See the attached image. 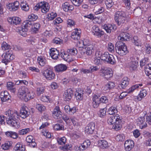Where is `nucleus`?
<instances>
[{
  "label": "nucleus",
  "instance_id": "obj_26",
  "mask_svg": "<svg viewBox=\"0 0 151 151\" xmlns=\"http://www.w3.org/2000/svg\"><path fill=\"white\" fill-rule=\"evenodd\" d=\"M115 86L114 82L109 81L103 87V90L106 91L113 89Z\"/></svg>",
  "mask_w": 151,
  "mask_h": 151
},
{
  "label": "nucleus",
  "instance_id": "obj_48",
  "mask_svg": "<svg viewBox=\"0 0 151 151\" xmlns=\"http://www.w3.org/2000/svg\"><path fill=\"white\" fill-rule=\"evenodd\" d=\"M95 13L96 14H98L103 12L104 11V8L99 6H97L95 8Z\"/></svg>",
  "mask_w": 151,
  "mask_h": 151
},
{
  "label": "nucleus",
  "instance_id": "obj_7",
  "mask_svg": "<svg viewBox=\"0 0 151 151\" xmlns=\"http://www.w3.org/2000/svg\"><path fill=\"white\" fill-rule=\"evenodd\" d=\"M84 48L85 50H82L80 52L81 57H86L87 56H91L94 53L95 47L93 45H90L88 47H86Z\"/></svg>",
  "mask_w": 151,
  "mask_h": 151
},
{
  "label": "nucleus",
  "instance_id": "obj_12",
  "mask_svg": "<svg viewBox=\"0 0 151 151\" xmlns=\"http://www.w3.org/2000/svg\"><path fill=\"white\" fill-rule=\"evenodd\" d=\"M101 73L102 76L108 80L112 77L113 71L111 68H108L106 69L102 70Z\"/></svg>",
  "mask_w": 151,
  "mask_h": 151
},
{
  "label": "nucleus",
  "instance_id": "obj_41",
  "mask_svg": "<svg viewBox=\"0 0 151 151\" xmlns=\"http://www.w3.org/2000/svg\"><path fill=\"white\" fill-rule=\"evenodd\" d=\"M28 30L23 26L22 25V27L19 29V32L20 35L25 37L27 35V32Z\"/></svg>",
  "mask_w": 151,
  "mask_h": 151
},
{
  "label": "nucleus",
  "instance_id": "obj_27",
  "mask_svg": "<svg viewBox=\"0 0 151 151\" xmlns=\"http://www.w3.org/2000/svg\"><path fill=\"white\" fill-rule=\"evenodd\" d=\"M26 141L29 143V145L31 147H34L36 145V143L35 142V139L31 135H29L27 137Z\"/></svg>",
  "mask_w": 151,
  "mask_h": 151
},
{
  "label": "nucleus",
  "instance_id": "obj_5",
  "mask_svg": "<svg viewBox=\"0 0 151 151\" xmlns=\"http://www.w3.org/2000/svg\"><path fill=\"white\" fill-rule=\"evenodd\" d=\"M128 17L129 16L127 15L125 12L122 11L116 12L114 14V19L119 25L124 24Z\"/></svg>",
  "mask_w": 151,
  "mask_h": 151
},
{
  "label": "nucleus",
  "instance_id": "obj_34",
  "mask_svg": "<svg viewBox=\"0 0 151 151\" xmlns=\"http://www.w3.org/2000/svg\"><path fill=\"white\" fill-rule=\"evenodd\" d=\"M67 68V67L65 65L62 64L58 65L54 67L55 71L58 72L65 71Z\"/></svg>",
  "mask_w": 151,
  "mask_h": 151
},
{
  "label": "nucleus",
  "instance_id": "obj_51",
  "mask_svg": "<svg viewBox=\"0 0 151 151\" xmlns=\"http://www.w3.org/2000/svg\"><path fill=\"white\" fill-rule=\"evenodd\" d=\"M57 16V14L56 12H52L47 14V18L49 20H52L56 17Z\"/></svg>",
  "mask_w": 151,
  "mask_h": 151
},
{
  "label": "nucleus",
  "instance_id": "obj_53",
  "mask_svg": "<svg viewBox=\"0 0 151 151\" xmlns=\"http://www.w3.org/2000/svg\"><path fill=\"white\" fill-rule=\"evenodd\" d=\"M70 120L74 126H78L80 125V123L78 122V120L76 117H71Z\"/></svg>",
  "mask_w": 151,
  "mask_h": 151
},
{
  "label": "nucleus",
  "instance_id": "obj_25",
  "mask_svg": "<svg viewBox=\"0 0 151 151\" xmlns=\"http://www.w3.org/2000/svg\"><path fill=\"white\" fill-rule=\"evenodd\" d=\"M41 9L42 12L43 13H46L49 11L50 6L49 4L45 2H41Z\"/></svg>",
  "mask_w": 151,
  "mask_h": 151
},
{
  "label": "nucleus",
  "instance_id": "obj_62",
  "mask_svg": "<svg viewBox=\"0 0 151 151\" xmlns=\"http://www.w3.org/2000/svg\"><path fill=\"white\" fill-rule=\"evenodd\" d=\"M45 90V88L44 87L41 86L37 88V93L38 95L39 96L44 92Z\"/></svg>",
  "mask_w": 151,
  "mask_h": 151
},
{
  "label": "nucleus",
  "instance_id": "obj_33",
  "mask_svg": "<svg viewBox=\"0 0 151 151\" xmlns=\"http://www.w3.org/2000/svg\"><path fill=\"white\" fill-rule=\"evenodd\" d=\"M91 144V142L89 140H85L79 147L80 151H83L85 150L90 146Z\"/></svg>",
  "mask_w": 151,
  "mask_h": 151
},
{
  "label": "nucleus",
  "instance_id": "obj_45",
  "mask_svg": "<svg viewBox=\"0 0 151 151\" xmlns=\"http://www.w3.org/2000/svg\"><path fill=\"white\" fill-rule=\"evenodd\" d=\"M20 6L23 10L25 12H27L29 10V6L26 1L21 2Z\"/></svg>",
  "mask_w": 151,
  "mask_h": 151
},
{
  "label": "nucleus",
  "instance_id": "obj_14",
  "mask_svg": "<svg viewBox=\"0 0 151 151\" xmlns=\"http://www.w3.org/2000/svg\"><path fill=\"white\" fill-rule=\"evenodd\" d=\"M102 28L107 33L110 34L112 32L114 31L117 27L114 24H104L102 26Z\"/></svg>",
  "mask_w": 151,
  "mask_h": 151
},
{
  "label": "nucleus",
  "instance_id": "obj_19",
  "mask_svg": "<svg viewBox=\"0 0 151 151\" xmlns=\"http://www.w3.org/2000/svg\"><path fill=\"white\" fill-rule=\"evenodd\" d=\"M146 40H145V37L142 40L141 37L134 36L133 38V42L135 45L141 47L144 44V41Z\"/></svg>",
  "mask_w": 151,
  "mask_h": 151
},
{
  "label": "nucleus",
  "instance_id": "obj_6",
  "mask_svg": "<svg viewBox=\"0 0 151 151\" xmlns=\"http://www.w3.org/2000/svg\"><path fill=\"white\" fill-rule=\"evenodd\" d=\"M115 49L116 52L121 56L125 55L128 52L127 46L122 42H117L116 43Z\"/></svg>",
  "mask_w": 151,
  "mask_h": 151
},
{
  "label": "nucleus",
  "instance_id": "obj_61",
  "mask_svg": "<svg viewBox=\"0 0 151 151\" xmlns=\"http://www.w3.org/2000/svg\"><path fill=\"white\" fill-rule=\"evenodd\" d=\"M67 24L68 27H72L75 25L76 22L73 20L69 19L67 20Z\"/></svg>",
  "mask_w": 151,
  "mask_h": 151
},
{
  "label": "nucleus",
  "instance_id": "obj_50",
  "mask_svg": "<svg viewBox=\"0 0 151 151\" xmlns=\"http://www.w3.org/2000/svg\"><path fill=\"white\" fill-rule=\"evenodd\" d=\"M12 142L10 141H7L2 144L1 147L4 150H6L9 149L12 145Z\"/></svg>",
  "mask_w": 151,
  "mask_h": 151
},
{
  "label": "nucleus",
  "instance_id": "obj_56",
  "mask_svg": "<svg viewBox=\"0 0 151 151\" xmlns=\"http://www.w3.org/2000/svg\"><path fill=\"white\" fill-rule=\"evenodd\" d=\"M30 131L29 128H26L20 130L19 132V134L21 135H24L29 133Z\"/></svg>",
  "mask_w": 151,
  "mask_h": 151
},
{
  "label": "nucleus",
  "instance_id": "obj_23",
  "mask_svg": "<svg viewBox=\"0 0 151 151\" xmlns=\"http://www.w3.org/2000/svg\"><path fill=\"white\" fill-rule=\"evenodd\" d=\"M81 31L80 29H75L71 33V37L75 40H77L80 38Z\"/></svg>",
  "mask_w": 151,
  "mask_h": 151
},
{
  "label": "nucleus",
  "instance_id": "obj_57",
  "mask_svg": "<svg viewBox=\"0 0 151 151\" xmlns=\"http://www.w3.org/2000/svg\"><path fill=\"white\" fill-rule=\"evenodd\" d=\"M106 108L101 109L98 113V115L100 117H103L106 115Z\"/></svg>",
  "mask_w": 151,
  "mask_h": 151
},
{
  "label": "nucleus",
  "instance_id": "obj_8",
  "mask_svg": "<svg viewBox=\"0 0 151 151\" xmlns=\"http://www.w3.org/2000/svg\"><path fill=\"white\" fill-rule=\"evenodd\" d=\"M101 58L102 60L111 64H114L116 63V61L113 55L107 52L102 54Z\"/></svg>",
  "mask_w": 151,
  "mask_h": 151
},
{
  "label": "nucleus",
  "instance_id": "obj_49",
  "mask_svg": "<svg viewBox=\"0 0 151 151\" xmlns=\"http://www.w3.org/2000/svg\"><path fill=\"white\" fill-rule=\"evenodd\" d=\"M110 17L109 13L108 12H105L103 14L100 20L101 22H104L106 21Z\"/></svg>",
  "mask_w": 151,
  "mask_h": 151
},
{
  "label": "nucleus",
  "instance_id": "obj_28",
  "mask_svg": "<svg viewBox=\"0 0 151 151\" xmlns=\"http://www.w3.org/2000/svg\"><path fill=\"white\" fill-rule=\"evenodd\" d=\"M92 106L94 108H97L100 104L99 97L96 95H94L92 98Z\"/></svg>",
  "mask_w": 151,
  "mask_h": 151
},
{
  "label": "nucleus",
  "instance_id": "obj_37",
  "mask_svg": "<svg viewBox=\"0 0 151 151\" xmlns=\"http://www.w3.org/2000/svg\"><path fill=\"white\" fill-rule=\"evenodd\" d=\"M40 27V24L38 23H33L31 31L33 33H36L37 32Z\"/></svg>",
  "mask_w": 151,
  "mask_h": 151
},
{
  "label": "nucleus",
  "instance_id": "obj_30",
  "mask_svg": "<svg viewBox=\"0 0 151 151\" xmlns=\"http://www.w3.org/2000/svg\"><path fill=\"white\" fill-rule=\"evenodd\" d=\"M11 96L7 91L1 92L0 94V97L3 102L9 100Z\"/></svg>",
  "mask_w": 151,
  "mask_h": 151
},
{
  "label": "nucleus",
  "instance_id": "obj_17",
  "mask_svg": "<svg viewBox=\"0 0 151 151\" xmlns=\"http://www.w3.org/2000/svg\"><path fill=\"white\" fill-rule=\"evenodd\" d=\"M92 33L95 36L100 38L104 34V32L97 26H93L92 27Z\"/></svg>",
  "mask_w": 151,
  "mask_h": 151
},
{
  "label": "nucleus",
  "instance_id": "obj_16",
  "mask_svg": "<svg viewBox=\"0 0 151 151\" xmlns=\"http://www.w3.org/2000/svg\"><path fill=\"white\" fill-rule=\"evenodd\" d=\"M19 3L18 1H15L14 2L9 3L6 5V8L11 11H15L19 8Z\"/></svg>",
  "mask_w": 151,
  "mask_h": 151
},
{
  "label": "nucleus",
  "instance_id": "obj_2",
  "mask_svg": "<svg viewBox=\"0 0 151 151\" xmlns=\"http://www.w3.org/2000/svg\"><path fill=\"white\" fill-rule=\"evenodd\" d=\"M18 96L19 98L25 101H27L35 97V93L30 91L25 86H21L18 90Z\"/></svg>",
  "mask_w": 151,
  "mask_h": 151
},
{
  "label": "nucleus",
  "instance_id": "obj_43",
  "mask_svg": "<svg viewBox=\"0 0 151 151\" xmlns=\"http://www.w3.org/2000/svg\"><path fill=\"white\" fill-rule=\"evenodd\" d=\"M37 62L40 65L43 66L46 64V59L43 56H40L37 58Z\"/></svg>",
  "mask_w": 151,
  "mask_h": 151
},
{
  "label": "nucleus",
  "instance_id": "obj_38",
  "mask_svg": "<svg viewBox=\"0 0 151 151\" xmlns=\"http://www.w3.org/2000/svg\"><path fill=\"white\" fill-rule=\"evenodd\" d=\"M15 151H24L25 148V146L22 143L18 142L14 147Z\"/></svg>",
  "mask_w": 151,
  "mask_h": 151
},
{
  "label": "nucleus",
  "instance_id": "obj_64",
  "mask_svg": "<svg viewBox=\"0 0 151 151\" xmlns=\"http://www.w3.org/2000/svg\"><path fill=\"white\" fill-rule=\"evenodd\" d=\"M146 121L149 124L151 125V112L146 114Z\"/></svg>",
  "mask_w": 151,
  "mask_h": 151
},
{
  "label": "nucleus",
  "instance_id": "obj_20",
  "mask_svg": "<svg viewBox=\"0 0 151 151\" xmlns=\"http://www.w3.org/2000/svg\"><path fill=\"white\" fill-rule=\"evenodd\" d=\"M134 146V142L131 140H126L124 144V147L126 151H129L133 148Z\"/></svg>",
  "mask_w": 151,
  "mask_h": 151
},
{
  "label": "nucleus",
  "instance_id": "obj_54",
  "mask_svg": "<svg viewBox=\"0 0 151 151\" xmlns=\"http://www.w3.org/2000/svg\"><path fill=\"white\" fill-rule=\"evenodd\" d=\"M117 112V110L114 106L110 107L108 110V112L110 115H113Z\"/></svg>",
  "mask_w": 151,
  "mask_h": 151
},
{
  "label": "nucleus",
  "instance_id": "obj_42",
  "mask_svg": "<svg viewBox=\"0 0 151 151\" xmlns=\"http://www.w3.org/2000/svg\"><path fill=\"white\" fill-rule=\"evenodd\" d=\"M5 134L7 137H12L14 139L17 138L18 136L17 133L12 131L6 132H5Z\"/></svg>",
  "mask_w": 151,
  "mask_h": 151
},
{
  "label": "nucleus",
  "instance_id": "obj_60",
  "mask_svg": "<svg viewBox=\"0 0 151 151\" xmlns=\"http://www.w3.org/2000/svg\"><path fill=\"white\" fill-rule=\"evenodd\" d=\"M41 100L43 102L49 103L50 102L52 101L51 99L49 96L45 95H43L41 98Z\"/></svg>",
  "mask_w": 151,
  "mask_h": 151
},
{
  "label": "nucleus",
  "instance_id": "obj_39",
  "mask_svg": "<svg viewBox=\"0 0 151 151\" xmlns=\"http://www.w3.org/2000/svg\"><path fill=\"white\" fill-rule=\"evenodd\" d=\"M83 91L80 89H76V91L75 93V95L77 100L80 101L83 99Z\"/></svg>",
  "mask_w": 151,
  "mask_h": 151
},
{
  "label": "nucleus",
  "instance_id": "obj_35",
  "mask_svg": "<svg viewBox=\"0 0 151 151\" xmlns=\"http://www.w3.org/2000/svg\"><path fill=\"white\" fill-rule=\"evenodd\" d=\"M97 145L98 147L103 149L108 147L109 146L108 142L104 140H99Z\"/></svg>",
  "mask_w": 151,
  "mask_h": 151
},
{
  "label": "nucleus",
  "instance_id": "obj_3",
  "mask_svg": "<svg viewBox=\"0 0 151 151\" xmlns=\"http://www.w3.org/2000/svg\"><path fill=\"white\" fill-rule=\"evenodd\" d=\"M78 53L77 50L75 48L68 49L66 52L61 51V56L65 61L70 62L74 60V56L76 55Z\"/></svg>",
  "mask_w": 151,
  "mask_h": 151
},
{
  "label": "nucleus",
  "instance_id": "obj_59",
  "mask_svg": "<svg viewBox=\"0 0 151 151\" xmlns=\"http://www.w3.org/2000/svg\"><path fill=\"white\" fill-rule=\"evenodd\" d=\"M54 129L55 130H64V127L63 125H60L59 124H56L53 126Z\"/></svg>",
  "mask_w": 151,
  "mask_h": 151
},
{
  "label": "nucleus",
  "instance_id": "obj_55",
  "mask_svg": "<svg viewBox=\"0 0 151 151\" xmlns=\"http://www.w3.org/2000/svg\"><path fill=\"white\" fill-rule=\"evenodd\" d=\"M18 76L22 78H25L27 77V74L24 71L19 70L18 72Z\"/></svg>",
  "mask_w": 151,
  "mask_h": 151
},
{
  "label": "nucleus",
  "instance_id": "obj_13",
  "mask_svg": "<svg viewBox=\"0 0 151 151\" xmlns=\"http://www.w3.org/2000/svg\"><path fill=\"white\" fill-rule=\"evenodd\" d=\"M42 74L47 80L51 81L55 78V73L51 70L47 69Z\"/></svg>",
  "mask_w": 151,
  "mask_h": 151
},
{
  "label": "nucleus",
  "instance_id": "obj_47",
  "mask_svg": "<svg viewBox=\"0 0 151 151\" xmlns=\"http://www.w3.org/2000/svg\"><path fill=\"white\" fill-rule=\"evenodd\" d=\"M32 24L33 23L30 20H27L23 22L22 25L28 30L32 26Z\"/></svg>",
  "mask_w": 151,
  "mask_h": 151
},
{
  "label": "nucleus",
  "instance_id": "obj_32",
  "mask_svg": "<svg viewBox=\"0 0 151 151\" xmlns=\"http://www.w3.org/2000/svg\"><path fill=\"white\" fill-rule=\"evenodd\" d=\"M61 113L59 107L57 106L55 107L54 109L52 112V115L54 118L58 119L61 115Z\"/></svg>",
  "mask_w": 151,
  "mask_h": 151
},
{
  "label": "nucleus",
  "instance_id": "obj_52",
  "mask_svg": "<svg viewBox=\"0 0 151 151\" xmlns=\"http://www.w3.org/2000/svg\"><path fill=\"white\" fill-rule=\"evenodd\" d=\"M57 142L59 144L63 145H65L66 143V139L64 136L60 138H58L57 139Z\"/></svg>",
  "mask_w": 151,
  "mask_h": 151
},
{
  "label": "nucleus",
  "instance_id": "obj_40",
  "mask_svg": "<svg viewBox=\"0 0 151 151\" xmlns=\"http://www.w3.org/2000/svg\"><path fill=\"white\" fill-rule=\"evenodd\" d=\"M147 94V91L145 89H143L141 91L138 95L136 96L138 101H140L145 97Z\"/></svg>",
  "mask_w": 151,
  "mask_h": 151
},
{
  "label": "nucleus",
  "instance_id": "obj_24",
  "mask_svg": "<svg viewBox=\"0 0 151 151\" xmlns=\"http://www.w3.org/2000/svg\"><path fill=\"white\" fill-rule=\"evenodd\" d=\"M73 95V91L71 89L67 90L64 94V97L65 101H69Z\"/></svg>",
  "mask_w": 151,
  "mask_h": 151
},
{
  "label": "nucleus",
  "instance_id": "obj_4",
  "mask_svg": "<svg viewBox=\"0 0 151 151\" xmlns=\"http://www.w3.org/2000/svg\"><path fill=\"white\" fill-rule=\"evenodd\" d=\"M108 123L113 125L112 128L116 130H118L122 128L121 117L118 114L110 117L107 120Z\"/></svg>",
  "mask_w": 151,
  "mask_h": 151
},
{
  "label": "nucleus",
  "instance_id": "obj_22",
  "mask_svg": "<svg viewBox=\"0 0 151 151\" xmlns=\"http://www.w3.org/2000/svg\"><path fill=\"white\" fill-rule=\"evenodd\" d=\"M29 112L28 111V109L25 106L22 107L20 111V116L21 118L24 119L29 115Z\"/></svg>",
  "mask_w": 151,
  "mask_h": 151
},
{
  "label": "nucleus",
  "instance_id": "obj_46",
  "mask_svg": "<svg viewBox=\"0 0 151 151\" xmlns=\"http://www.w3.org/2000/svg\"><path fill=\"white\" fill-rule=\"evenodd\" d=\"M142 86V83L137 84L132 86L127 90V92L129 93H132L136 89L138 88L139 86Z\"/></svg>",
  "mask_w": 151,
  "mask_h": 151
},
{
  "label": "nucleus",
  "instance_id": "obj_21",
  "mask_svg": "<svg viewBox=\"0 0 151 151\" xmlns=\"http://www.w3.org/2000/svg\"><path fill=\"white\" fill-rule=\"evenodd\" d=\"M50 55L51 58L54 60H57L60 55L59 52L57 49L52 48L50 50Z\"/></svg>",
  "mask_w": 151,
  "mask_h": 151
},
{
  "label": "nucleus",
  "instance_id": "obj_11",
  "mask_svg": "<svg viewBox=\"0 0 151 151\" xmlns=\"http://www.w3.org/2000/svg\"><path fill=\"white\" fill-rule=\"evenodd\" d=\"M49 124L47 122L43 123L40 127L39 129H42L41 131L43 135L45 136L47 138H50L51 137V133L49 132L47 130L45 129V128L47 127Z\"/></svg>",
  "mask_w": 151,
  "mask_h": 151
},
{
  "label": "nucleus",
  "instance_id": "obj_44",
  "mask_svg": "<svg viewBox=\"0 0 151 151\" xmlns=\"http://www.w3.org/2000/svg\"><path fill=\"white\" fill-rule=\"evenodd\" d=\"M129 79L127 77L124 78L121 81L120 86L122 88H124L128 85Z\"/></svg>",
  "mask_w": 151,
  "mask_h": 151
},
{
  "label": "nucleus",
  "instance_id": "obj_18",
  "mask_svg": "<svg viewBox=\"0 0 151 151\" xmlns=\"http://www.w3.org/2000/svg\"><path fill=\"white\" fill-rule=\"evenodd\" d=\"M95 123L93 122L89 123L86 127L85 132L88 134H92L95 129Z\"/></svg>",
  "mask_w": 151,
  "mask_h": 151
},
{
  "label": "nucleus",
  "instance_id": "obj_1",
  "mask_svg": "<svg viewBox=\"0 0 151 151\" xmlns=\"http://www.w3.org/2000/svg\"><path fill=\"white\" fill-rule=\"evenodd\" d=\"M5 114L7 116L6 122L8 124L16 128H19L20 127L19 122L16 120V119L19 117L17 112L8 110L5 112Z\"/></svg>",
  "mask_w": 151,
  "mask_h": 151
},
{
  "label": "nucleus",
  "instance_id": "obj_9",
  "mask_svg": "<svg viewBox=\"0 0 151 151\" xmlns=\"http://www.w3.org/2000/svg\"><path fill=\"white\" fill-rule=\"evenodd\" d=\"M142 116H140L136 120V123L141 129H143L147 127V124L145 122V116L146 115V112L144 111Z\"/></svg>",
  "mask_w": 151,
  "mask_h": 151
},
{
  "label": "nucleus",
  "instance_id": "obj_36",
  "mask_svg": "<svg viewBox=\"0 0 151 151\" xmlns=\"http://www.w3.org/2000/svg\"><path fill=\"white\" fill-rule=\"evenodd\" d=\"M129 38V34L125 32L121 33L118 37V40L121 41L127 40Z\"/></svg>",
  "mask_w": 151,
  "mask_h": 151
},
{
  "label": "nucleus",
  "instance_id": "obj_10",
  "mask_svg": "<svg viewBox=\"0 0 151 151\" xmlns=\"http://www.w3.org/2000/svg\"><path fill=\"white\" fill-rule=\"evenodd\" d=\"M2 57L3 59L2 62L5 65H7L8 63L13 60L15 58L14 56L9 51L6 52L5 53H4L2 55Z\"/></svg>",
  "mask_w": 151,
  "mask_h": 151
},
{
  "label": "nucleus",
  "instance_id": "obj_29",
  "mask_svg": "<svg viewBox=\"0 0 151 151\" xmlns=\"http://www.w3.org/2000/svg\"><path fill=\"white\" fill-rule=\"evenodd\" d=\"M138 63L135 60L129 62L127 66L130 70H134L137 68Z\"/></svg>",
  "mask_w": 151,
  "mask_h": 151
},
{
  "label": "nucleus",
  "instance_id": "obj_63",
  "mask_svg": "<svg viewBox=\"0 0 151 151\" xmlns=\"http://www.w3.org/2000/svg\"><path fill=\"white\" fill-rule=\"evenodd\" d=\"M127 9L129 10L130 8L131 3L130 0H122Z\"/></svg>",
  "mask_w": 151,
  "mask_h": 151
},
{
  "label": "nucleus",
  "instance_id": "obj_58",
  "mask_svg": "<svg viewBox=\"0 0 151 151\" xmlns=\"http://www.w3.org/2000/svg\"><path fill=\"white\" fill-rule=\"evenodd\" d=\"M38 18V16L34 14H31L28 16V20L31 21H34L36 20Z\"/></svg>",
  "mask_w": 151,
  "mask_h": 151
},
{
  "label": "nucleus",
  "instance_id": "obj_31",
  "mask_svg": "<svg viewBox=\"0 0 151 151\" xmlns=\"http://www.w3.org/2000/svg\"><path fill=\"white\" fill-rule=\"evenodd\" d=\"M62 8L64 11L65 12L72 11L74 9V7L72 5L69 4L67 2H65L62 5Z\"/></svg>",
  "mask_w": 151,
  "mask_h": 151
},
{
  "label": "nucleus",
  "instance_id": "obj_15",
  "mask_svg": "<svg viewBox=\"0 0 151 151\" xmlns=\"http://www.w3.org/2000/svg\"><path fill=\"white\" fill-rule=\"evenodd\" d=\"M7 21L10 24L12 25H17L20 24L21 19L19 17L14 16L8 17Z\"/></svg>",
  "mask_w": 151,
  "mask_h": 151
}]
</instances>
